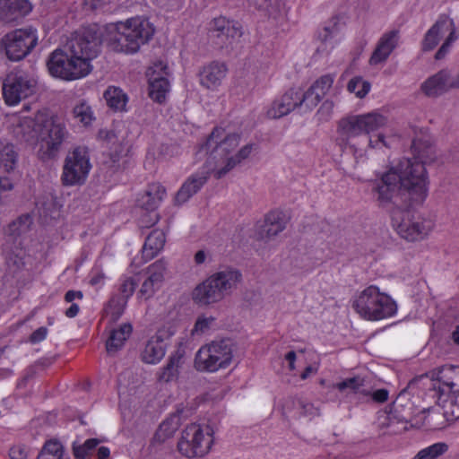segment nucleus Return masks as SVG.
Segmentation results:
<instances>
[{
    "instance_id": "680f3d73",
    "label": "nucleus",
    "mask_w": 459,
    "mask_h": 459,
    "mask_svg": "<svg viewBox=\"0 0 459 459\" xmlns=\"http://www.w3.org/2000/svg\"><path fill=\"white\" fill-rule=\"evenodd\" d=\"M79 306L75 303H73L65 311V316L67 317L73 318L76 316L79 313Z\"/></svg>"
},
{
    "instance_id": "f3484780",
    "label": "nucleus",
    "mask_w": 459,
    "mask_h": 459,
    "mask_svg": "<svg viewBox=\"0 0 459 459\" xmlns=\"http://www.w3.org/2000/svg\"><path fill=\"white\" fill-rule=\"evenodd\" d=\"M297 107L305 108L302 89L291 87L273 100L267 108L266 115L270 118H280L290 114Z\"/></svg>"
},
{
    "instance_id": "e2e57ef3",
    "label": "nucleus",
    "mask_w": 459,
    "mask_h": 459,
    "mask_svg": "<svg viewBox=\"0 0 459 459\" xmlns=\"http://www.w3.org/2000/svg\"><path fill=\"white\" fill-rule=\"evenodd\" d=\"M90 282L94 286H101L104 283V275L98 273L91 278Z\"/></svg>"
},
{
    "instance_id": "393cba45",
    "label": "nucleus",
    "mask_w": 459,
    "mask_h": 459,
    "mask_svg": "<svg viewBox=\"0 0 459 459\" xmlns=\"http://www.w3.org/2000/svg\"><path fill=\"white\" fill-rule=\"evenodd\" d=\"M223 297V293L212 276H210L196 286L193 291L194 300L204 305L218 302L221 300Z\"/></svg>"
},
{
    "instance_id": "aec40b11",
    "label": "nucleus",
    "mask_w": 459,
    "mask_h": 459,
    "mask_svg": "<svg viewBox=\"0 0 459 459\" xmlns=\"http://www.w3.org/2000/svg\"><path fill=\"white\" fill-rule=\"evenodd\" d=\"M166 195V190L159 183L151 184L144 194L138 199L139 205L148 212L146 216L139 221L141 227H149L158 221V215L155 212L157 207L160 204Z\"/></svg>"
},
{
    "instance_id": "c85d7f7f",
    "label": "nucleus",
    "mask_w": 459,
    "mask_h": 459,
    "mask_svg": "<svg viewBox=\"0 0 459 459\" xmlns=\"http://www.w3.org/2000/svg\"><path fill=\"white\" fill-rule=\"evenodd\" d=\"M262 238H273L285 229L284 217L280 211H272L264 218Z\"/></svg>"
},
{
    "instance_id": "7ed1b4c3",
    "label": "nucleus",
    "mask_w": 459,
    "mask_h": 459,
    "mask_svg": "<svg viewBox=\"0 0 459 459\" xmlns=\"http://www.w3.org/2000/svg\"><path fill=\"white\" fill-rule=\"evenodd\" d=\"M8 121L16 138L42 160L56 154L67 134L64 122L48 108L39 110L34 117L12 114Z\"/></svg>"
},
{
    "instance_id": "ea45409f",
    "label": "nucleus",
    "mask_w": 459,
    "mask_h": 459,
    "mask_svg": "<svg viewBox=\"0 0 459 459\" xmlns=\"http://www.w3.org/2000/svg\"><path fill=\"white\" fill-rule=\"evenodd\" d=\"M447 448L446 443H436L419 451L414 459H437L438 456L445 454Z\"/></svg>"
},
{
    "instance_id": "603ef678",
    "label": "nucleus",
    "mask_w": 459,
    "mask_h": 459,
    "mask_svg": "<svg viewBox=\"0 0 459 459\" xmlns=\"http://www.w3.org/2000/svg\"><path fill=\"white\" fill-rule=\"evenodd\" d=\"M29 449L23 445H15L10 448L9 456L11 459H26Z\"/></svg>"
},
{
    "instance_id": "2eb2a0df",
    "label": "nucleus",
    "mask_w": 459,
    "mask_h": 459,
    "mask_svg": "<svg viewBox=\"0 0 459 459\" xmlns=\"http://www.w3.org/2000/svg\"><path fill=\"white\" fill-rule=\"evenodd\" d=\"M177 331V325L174 322L163 324L151 336L141 350V359L146 364H158L165 356L167 351L166 341L172 337Z\"/></svg>"
},
{
    "instance_id": "864d4df0",
    "label": "nucleus",
    "mask_w": 459,
    "mask_h": 459,
    "mask_svg": "<svg viewBox=\"0 0 459 459\" xmlns=\"http://www.w3.org/2000/svg\"><path fill=\"white\" fill-rule=\"evenodd\" d=\"M333 102L331 100H325L323 102L321 107L319 108L317 111V116L319 117L320 120H327L333 110Z\"/></svg>"
},
{
    "instance_id": "052dcab7",
    "label": "nucleus",
    "mask_w": 459,
    "mask_h": 459,
    "mask_svg": "<svg viewBox=\"0 0 459 459\" xmlns=\"http://www.w3.org/2000/svg\"><path fill=\"white\" fill-rule=\"evenodd\" d=\"M110 450L107 446H100L97 451V459H108Z\"/></svg>"
},
{
    "instance_id": "c03bdc74",
    "label": "nucleus",
    "mask_w": 459,
    "mask_h": 459,
    "mask_svg": "<svg viewBox=\"0 0 459 459\" xmlns=\"http://www.w3.org/2000/svg\"><path fill=\"white\" fill-rule=\"evenodd\" d=\"M32 223L30 215L26 214L21 216L16 221H13L10 227L9 231L12 235H20L26 232Z\"/></svg>"
},
{
    "instance_id": "39448f33",
    "label": "nucleus",
    "mask_w": 459,
    "mask_h": 459,
    "mask_svg": "<svg viewBox=\"0 0 459 459\" xmlns=\"http://www.w3.org/2000/svg\"><path fill=\"white\" fill-rule=\"evenodd\" d=\"M240 134L230 126H216L205 143L202 145V151L210 152L208 164L212 166L214 177L221 178L228 174L235 166L247 159L253 150V144H246L234 155L231 152L238 146Z\"/></svg>"
},
{
    "instance_id": "c756f323",
    "label": "nucleus",
    "mask_w": 459,
    "mask_h": 459,
    "mask_svg": "<svg viewBox=\"0 0 459 459\" xmlns=\"http://www.w3.org/2000/svg\"><path fill=\"white\" fill-rule=\"evenodd\" d=\"M165 242V233L160 230H154L145 240L143 247V255L146 260L153 258L163 249Z\"/></svg>"
},
{
    "instance_id": "de8ad7c7",
    "label": "nucleus",
    "mask_w": 459,
    "mask_h": 459,
    "mask_svg": "<svg viewBox=\"0 0 459 459\" xmlns=\"http://www.w3.org/2000/svg\"><path fill=\"white\" fill-rule=\"evenodd\" d=\"M230 22V20L224 16L216 17L210 22L209 30L217 32L219 37L222 36Z\"/></svg>"
},
{
    "instance_id": "6e6552de",
    "label": "nucleus",
    "mask_w": 459,
    "mask_h": 459,
    "mask_svg": "<svg viewBox=\"0 0 459 459\" xmlns=\"http://www.w3.org/2000/svg\"><path fill=\"white\" fill-rule=\"evenodd\" d=\"M39 43L36 27L27 25L8 31L0 38V56L10 62H20L29 56Z\"/></svg>"
},
{
    "instance_id": "0e129e2a",
    "label": "nucleus",
    "mask_w": 459,
    "mask_h": 459,
    "mask_svg": "<svg viewBox=\"0 0 459 459\" xmlns=\"http://www.w3.org/2000/svg\"><path fill=\"white\" fill-rule=\"evenodd\" d=\"M206 254L204 250H199L195 253L194 260L196 264H202L206 260Z\"/></svg>"
},
{
    "instance_id": "58836bf2",
    "label": "nucleus",
    "mask_w": 459,
    "mask_h": 459,
    "mask_svg": "<svg viewBox=\"0 0 459 459\" xmlns=\"http://www.w3.org/2000/svg\"><path fill=\"white\" fill-rule=\"evenodd\" d=\"M371 89V84L361 76H355L350 80L347 84L349 92L353 93L358 98H364Z\"/></svg>"
},
{
    "instance_id": "1a4fd4ad",
    "label": "nucleus",
    "mask_w": 459,
    "mask_h": 459,
    "mask_svg": "<svg viewBox=\"0 0 459 459\" xmlns=\"http://www.w3.org/2000/svg\"><path fill=\"white\" fill-rule=\"evenodd\" d=\"M235 345L229 340L213 341L196 352L195 367L199 371L214 373L228 368L234 361Z\"/></svg>"
},
{
    "instance_id": "423d86ee",
    "label": "nucleus",
    "mask_w": 459,
    "mask_h": 459,
    "mask_svg": "<svg viewBox=\"0 0 459 459\" xmlns=\"http://www.w3.org/2000/svg\"><path fill=\"white\" fill-rule=\"evenodd\" d=\"M352 307L362 319L370 322L390 319L398 312L394 299L375 284L366 287L353 297Z\"/></svg>"
},
{
    "instance_id": "3c124183",
    "label": "nucleus",
    "mask_w": 459,
    "mask_h": 459,
    "mask_svg": "<svg viewBox=\"0 0 459 459\" xmlns=\"http://www.w3.org/2000/svg\"><path fill=\"white\" fill-rule=\"evenodd\" d=\"M13 189V183L7 176H0V202Z\"/></svg>"
},
{
    "instance_id": "9b49d317",
    "label": "nucleus",
    "mask_w": 459,
    "mask_h": 459,
    "mask_svg": "<svg viewBox=\"0 0 459 459\" xmlns=\"http://www.w3.org/2000/svg\"><path fill=\"white\" fill-rule=\"evenodd\" d=\"M391 218L392 226L396 233L410 242H418L428 238L436 226L432 219L416 216L407 210H394Z\"/></svg>"
},
{
    "instance_id": "0eeeda50",
    "label": "nucleus",
    "mask_w": 459,
    "mask_h": 459,
    "mask_svg": "<svg viewBox=\"0 0 459 459\" xmlns=\"http://www.w3.org/2000/svg\"><path fill=\"white\" fill-rule=\"evenodd\" d=\"M433 388L447 418L459 419V366L445 365L430 373Z\"/></svg>"
},
{
    "instance_id": "f704fd0d",
    "label": "nucleus",
    "mask_w": 459,
    "mask_h": 459,
    "mask_svg": "<svg viewBox=\"0 0 459 459\" xmlns=\"http://www.w3.org/2000/svg\"><path fill=\"white\" fill-rule=\"evenodd\" d=\"M18 162V152L11 143L0 144V169L12 172Z\"/></svg>"
},
{
    "instance_id": "c9c22d12",
    "label": "nucleus",
    "mask_w": 459,
    "mask_h": 459,
    "mask_svg": "<svg viewBox=\"0 0 459 459\" xmlns=\"http://www.w3.org/2000/svg\"><path fill=\"white\" fill-rule=\"evenodd\" d=\"M73 118L84 127H89L95 120L91 107L85 101L75 104L72 110Z\"/></svg>"
},
{
    "instance_id": "13d9d810",
    "label": "nucleus",
    "mask_w": 459,
    "mask_h": 459,
    "mask_svg": "<svg viewBox=\"0 0 459 459\" xmlns=\"http://www.w3.org/2000/svg\"><path fill=\"white\" fill-rule=\"evenodd\" d=\"M297 359V353L295 351H289L285 355V360L288 363V368L290 370L295 369V361Z\"/></svg>"
},
{
    "instance_id": "a878e982",
    "label": "nucleus",
    "mask_w": 459,
    "mask_h": 459,
    "mask_svg": "<svg viewBox=\"0 0 459 459\" xmlns=\"http://www.w3.org/2000/svg\"><path fill=\"white\" fill-rule=\"evenodd\" d=\"M108 140L112 143H117L120 145V152L115 157L114 161H119L120 159L127 158L131 148L133 137L129 129V125L126 122H119L115 125L110 132Z\"/></svg>"
},
{
    "instance_id": "5701e85b",
    "label": "nucleus",
    "mask_w": 459,
    "mask_h": 459,
    "mask_svg": "<svg viewBox=\"0 0 459 459\" xmlns=\"http://www.w3.org/2000/svg\"><path fill=\"white\" fill-rule=\"evenodd\" d=\"M333 82L334 76L333 74H325L319 77L307 91L302 90L305 109L311 110L316 107L327 94Z\"/></svg>"
},
{
    "instance_id": "ddd939ff",
    "label": "nucleus",
    "mask_w": 459,
    "mask_h": 459,
    "mask_svg": "<svg viewBox=\"0 0 459 459\" xmlns=\"http://www.w3.org/2000/svg\"><path fill=\"white\" fill-rule=\"evenodd\" d=\"M37 81L22 70L11 71L3 83V97L8 106H17L35 92Z\"/></svg>"
},
{
    "instance_id": "f8f14e48",
    "label": "nucleus",
    "mask_w": 459,
    "mask_h": 459,
    "mask_svg": "<svg viewBox=\"0 0 459 459\" xmlns=\"http://www.w3.org/2000/svg\"><path fill=\"white\" fill-rule=\"evenodd\" d=\"M91 169L88 149L84 146L75 147L65 157L62 182L65 186L82 185L87 179Z\"/></svg>"
},
{
    "instance_id": "f03ea898",
    "label": "nucleus",
    "mask_w": 459,
    "mask_h": 459,
    "mask_svg": "<svg viewBox=\"0 0 459 459\" xmlns=\"http://www.w3.org/2000/svg\"><path fill=\"white\" fill-rule=\"evenodd\" d=\"M411 150V160L403 159L392 165L376 183L377 199L381 204L392 201L402 187L413 204H420L426 200L429 177L425 166L434 161V151L430 145L417 140L413 141Z\"/></svg>"
},
{
    "instance_id": "f257e3e1",
    "label": "nucleus",
    "mask_w": 459,
    "mask_h": 459,
    "mask_svg": "<svg viewBox=\"0 0 459 459\" xmlns=\"http://www.w3.org/2000/svg\"><path fill=\"white\" fill-rule=\"evenodd\" d=\"M155 26L144 15H136L107 24L100 36L95 27L73 34L63 48L52 51L47 60L49 74L56 79L73 82L87 77L93 70L92 61L104 42L112 51L137 54L155 35Z\"/></svg>"
},
{
    "instance_id": "dca6fc26",
    "label": "nucleus",
    "mask_w": 459,
    "mask_h": 459,
    "mask_svg": "<svg viewBox=\"0 0 459 459\" xmlns=\"http://www.w3.org/2000/svg\"><path fill=\"white\" fill-rule=\"evenodd\" d=\"M146 75L148 77L150 98L156 102L162 103L170 91L168 64L162 60L154 62L148 68Z\"/></svg>"
},
{
    "instance_id": "09e8293b",
    "label": "nucleus",
    "mask_w": 459,
    "mask_h": 459,
    "mask_svg": "<svg viewBox=\"0 0 459 459\" xmlns=\"http://www.w3.org/2000/svg\"><path fill=\"white\" fill-rule=\"evenodd\" d=\"M362 385V380L359 377H351L336 384V388L340 391H356Z\"/></svg>"
},
{
    "instance_id": "49530a36",
    "label": "nucleus",
    "mask_w": 459,
    "mask_h": 459,
    "mask_svg": "<svg viewBox=\"0 0 459 459\" xmlns=\"http://www.w3.org/2000/svg\"><path fill=\"white\" fill-rule=\"evenodd\" d=\"M242 35V26L241 24L237 22L230 20V23L228 24L224 34L222 36H225L228 39L235 40L237 39H239Z\"/></svg>"
},
{
    "instance_id": "cd10ccee",
    "label": "nucleus",
    "mask_w": 459,
    "mask_h": 459,
    "mask_svg": "<svg viewBox=\"0 0 459 459\" xmlns=\"http://www.w3.org/2000/svg\"><path fill=\"white\" fill-rule=\"evenodd\" d=\"M107 106L115 112H126L128 95L117 86L110 85L103 92Z\"/></svg>"
},
{
    "instance_id": "4be33fe9",
    "label": "nucleus",
    "mask_w": 459,
    "mask_h": 459,
    "mask_svg": "<svg viewBox=\"0 0 459 459\" xmlns=\"http://www.w3.org/2000/svg\"><path fill=\"white\" fill-rule=\"evenodd\" d=\"M137 282L138 278L136 276H124L121 279L119 287L120 296L111 299L106 309L108 314H111L115 319L118 318L122 315L128 299L134 292Z\"/></svg>"
},
{
    "instance_id": "6e6d98bb",
    "label": "nucleus",
    "mask_w": 459,
    "mask_h": 459,
    "mask_svg": "<svg viewBox=\"0 0 459 459\" xmlns=\"http://www.w3.org/2000/svg\"><path fill=\"white\" fill-rule=\"evenodd\" d=\"M82 293L81 291L76 290H69L65 293V299L68 303L74 302L75 299H82Z\"/></svg>"
},
{
    "instance_id": "5fc2aeb1",
    "label": "nucleus",
    "mask_w": 459,
    "mask_h": 459,
    "mask_svg": "<svg viewBox=\"0 0 459 459\" xmlns=\"http://www.w3.org/2000/svg\"><path fill=\"white\" fill-rule=\"evenodd\" d=\"M48 335V329L46 327H39L35 330L30 337L32 343L39 342L46 339Z\"/></svg>"
},
{
    "instance_id": "6ab92c4d",
    "label": "nucleus",
    "mask_w": 459,
    "mask_h": 459,
    "mask_svg": "<svg viewBox=\"0 0 459 459\" xmlns=\"http://www.w3.org/2000/svg\"><path fill=\"white\" fill-rule=\"evenodd\" d=\"M198 154L200 156H207L204 164L194 174H192L183 184L178 195L176 200L178 204L186 202L193 195L199 191L202 186L205 184L210 174L214 175L212 166L208 164L210 160V152L205 150L202 151L200 148Z\"/></svg>"
},
{
    "instance_id": "9d476101",
    "label": "nucleus",
    "mask_w": 459,
    "mask_h": 459,
    "mask_svg": "<svg viewBox=\"0 0 459 459\" xmlns=\"http://www.w3.org/2000/svg\"><path fill=\"white\" fill-rule=\"evenodd\" d=\"M213 444V429L207 424L193 423L182 430L178 450L185 457L201 458L210 453Z\"/></svg>"
},
{
    "instance_id": "a211bd4d",
    "label": "nucleus",
    "mask_w": 459,
    "mask_h": 459,
    "mask_svg": "<svg viewBox=\"0 0 459 459\" xmlns=\"http://www.w3.org/2000/svg\"><path fill=\"white\" fill-rule=\"evenodd\" d=\"M346 22L343 17L336 15L329 19L317 32L320 48L324 52H331L345 38Z\"/></svg>"
},
{
    "instance_id": "473e14b6",
    "label": "nucleus",
    "mask_w": 459,
    "mask_h": 459,
    "mask_svg": "<svg viewBox=\"0 0 459 459\" xmlns=\"http://www.w3.org/2000/svg\"><path fill=\"white\" fill-rule=\"evenodd\" d=\"M131 333L132 326L129 324H124L119 328L112 331L106 343L108 352H116L121 349L125 342L131 335Z\"/></svg>"
},
{
    "instance_id": "4468645a",
    "label": "nucleus",
    "mask_w": 459,
    "mask_h": 459,
    "mask_svg": "<svg viewBox=\"0 0 459 459\" xmlns=\"http://www.w3.org/2000/svg\"><path fill=\"white\" fill-rule=\"evenodd\" d=\"M457 37L454 21L447 16H443L428 30L422 47L424 50H431L443 39L444 42L436 54V58L441 59L447 54L451 44L457 39Z\"/></svg>"
},
{
    "instance_id": "20e7f679",
    "label": "nucleus",
    "mask_w": 459,
    "mask_h": 459,
    "mask_svg": "<svg viewBox=\"0 0 459 459\" xmlns=\"http://www.w3.org/2000/svg\"><path fill=\"white\" fill-rule=\"evenodd\" d=\"M386 124L387 117L379 110L346 117L338 123L337 141L340 144H348L351 138L365 134V148L351 145L355 158L363 159L368 149L392 148L401 142L402 134L399 129L394 126L385 127Z\"/></svg>"
},
{
    "instance_id": "4d7b16f0",
    "label": "nucleus",
    "mask_w": 459,
    "mask_h": 459,
    "mask_svg": "<svg viewBox=\"0 0 459 459\" xmlns=\"http://www.w3.org/2000/svg\"><path fill=\"white\" fill-rule=\"evenodd\" d=\"M372 397L375 401L382 403L387 400L388 392L385 389H378L373 393Z\"/></svg>"
},
{
    "instance_id": "a18cd8bd",
    "label": "nucleus",
    "mask_w": 459,
    "mask_h": 459,
    "mask_svg": "<svg viewBox=\"0 0 459 459\" xmlns=\"http://www.w3.org/2000/svg\"><path fill=\"white\" fill-rule=\"evenodd\" d=\"M215 318L212 316H201L197 318L195 325L192 330L193 334L204 333L210 330L214 325Z\"/></svg>"
},
{
    "instance_id": "bf43d9fd",
    "label": "nucleus",
    "mask_w": 459,
    "mask_h": 459,
    "mask_svg": "<svg viewBox=\"0 0 459 459\" xmlns=\"http://www.w3.org/2000/svg\"><path fill=\"white\" fill-rule=\"evenodd\" d=\"M317 369H318V367L316 365L307 366L306 368V369L303 371V373L301 374V378L306 379V378L309 377L310 376L316 374Z\"/></svg>"
},
{
    "instance_id": "412c9836",
    "label": "nucleus",
    "mask_w": 459,
    "mask_h": 459,
    "mask_svg": "<svg viewBox=\"0 0 459 459\" xmlns=\"http://www.w3.org/2000/svg\"><path fill=\"white\" fill-rule=\"evenodd\" d=\"M228 74V66L224 62L212 61L204 65L198 72L200 85L210 91H217Z\"/></svg>"
},
{
    "instance_id": "8fccbe9b",
    "label": "nucleus",
    "mask_w": 459,
    "mask_h": 459,
    "mask_svg": "<svg viewBox=\"0 0 459 459\" xmlns=\"http://www.w3.org/2000/svg\"><path fill=\"white\" fill-rule=\"evenodd\" d=\"M268 16L277 20L285 14V4L281 0H276L267 8Z\"/></svg>"
},
{
    "instance_id": "79ce46f5",
    "label": "nucleus",
    "mask_w": 459,
    "mask_h": 459,
    "mask_svg": "<svg viewBox=\"0 0 459 459\" xmlns=\"http://www.w3.org/2000/svg\"><path fill=\"white\" fill-rule=\"evenodd\" d=\"M147 274L149 278L162 285L167 274V263L163 260L154 262L148 267Z\"/></svg>"
},
{
    "instance_id": "4c0bfd02",
    "label": "nucleus",
    "mask_w": 459,
    "mask_h": 459,
    "mask_svg": "<svg viewBox=\"0 0 459 459\" xmlns=\"http://www.w3.org/2000/svg\"><path fill=\"white\" fill-rule=\"evenodd\" d=\"M178 429V418L174 417L164 420L159 427L155 434V439L159 442H164L171 437Z\"/></svg>"
},
{
    "instance_id": "2f4dec72",
    "label": "nucleus",
    "mask_w": 459,
    "mask_h": 459,
    "mask_svg": "<svg viewBox=\"0 0 459 459\" xmlns=\"http://www.w3.org/2000/svg\"><path fill=\"white\" fill-rule=\"evenodd\" d=\"M212 276L218 283L219 288L224 296L232 289L236 288L238 283L241 281V273L238 270L234 269L221 271Z\"/></svg>"
},
{
    "instance_id": "b1692460",
    "label": "nucleus",
    "mask_w": 459,
    "mask_h": 459,
    "mask_svg": "<svg viewBox=\"0 0 459 459\" xmlns=\"http://www.w3.org/2000/svg\"><path fill=\"white\" fill-rule=\"evenodd\" d=\"M32 11L30 0H0V21L13 22Z\"/></svg>"
},
{
    "instance_id": "a19ab883",
    "label": "nucleus",
    "mask_w": 459,
    "mask_h": 459,
    "mask_svg": "<svg viewBox=\"0 0 459 459\" xmlns=\"http://www.w3.org/2000/svg\"><path fill=\"white\" fill-rule=\"evenodd\" d=\"M99 444L100 440L96 438L87 439L83 444L74 442L73 451L75 459H86Z\"/></svg>"
},
{
    "instance_id": "7c9ffc66",
    "label": "nucleus",
    "mask_w": 459,
    "mask_h": 459,
    "mask_svg": "<svg viewBox=\"0 0 459 459\" xmlns=\"http://www.w3.org/2000/svg\"><path fill=\"white\" fill-rule=\"evenodd\" d=\"M378 422L387 429L390 434H399L408 429V422L399 417L394 411H383L378 416Z\"/></svg>"
},
{
    "instance_id": "e433bc0d",
    "label": "nucleus",
    "mask_w": 459,
    "mask_h": 459,
    "mask_svg": "<svg viewBox=\"0 0 459 459\" xmlns=\"http://www.w3.org/2000/svg\"><path fill=\"white\" fill-rule=\"evenodd\" d=\"M64 447L57 440H48L45 443L37 459H62Z\"/></svg>"
},
{
    "instance_id": "72a5a7b5",
    "label": "nucleus",
    "mask_w": 459,
    "mask_h": 459,
    "mask_svg": "<svg viewBox=\"0 0 459 459\" xmlns=\"http://www.w3.org/2000/svg\"><path fill=\"white\" fill-rule=\"evenodd\" d=\"M183 363V354L177 352L173 354L168 364L161 369L159 374V380L161 382H171L178 378L179 375V368Z\"/></svg>"
},
{
    "instance_id": "69168bd1",
    "label": "nucleus",
    "mask_w": 459,
    "mask_h": 459,
    "mask_svg": "<svg viewBox=\"0 0 459 459\" xmlns=\"http://www.w3.org/2000/svg\"><path fill=\"white\" fill-rule=\"evenodd\" d=\"M453 338L455 342L459 344V325L456 327V330L453 333Z\"/></svg>"
},
{
    "instance_id": "37998d69",
    "label": "nucleus",
    "mask_w": 459,
    "mask_h": 459,
    "mask_svg": "<svg viewBox=\"0 0 459 459\" xmlns=\"http://www.w3.org/2000/svg\"><path fill=\"white\" fill-rule=\"evenodd\" d=\"M161 286L162 285L159 282H156L147 277L139 290L138 296L140 299H149L161 288Z\"/></svg>"
},
{
    "instance_id": "bb28decb",
    "label": "nucleus",
    "mask_w": 459,
    "mask_h": 459,
    "mask_svg": "<svg viewBox=\"0 0 459 459\" xmlns=\"http://www.w3.org/2000/svg\"><path fill=\"white\" fill-rule=\"evenodd\" d=\"M398 43V33L389 31L385 33L379 39L374 52L369 59L371 65H377L384 63L396 48Z\"/></svg>"
}]
</instances>
